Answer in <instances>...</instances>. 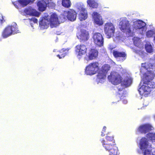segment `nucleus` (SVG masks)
<instances>
[{"label":"nucleus","mask_w":155,"mask_h":155,"mask_svg":"<svg viewBox=\"0 0 155 155\" xmlns=\"http://www.w3.org/2000/svg\"><path fill=\"white\" fill-rule=\"evenodd\" d=\"M146 26L145 23L142 20L134 19L130 23L126 18H121L119 23L121 30L127 37L133 36L135 32L143 34L146 30Z\"/></svg>","instance_id":"nucleus-1"},{"label":"nucleus","mask_w":155,"mask_h":155,"mask_svg":"<svg viewBox=\"0 0 155 155\" xmlns=\"http://www.w3.org/2000/svg\"><path fill=\"white\" fill-rule=\"evenodd\" d=\"M154 77V74L152 73L144 74L143 79V84L138 90L140 95L147 97L150 94L152 89L155 87V84L151 81Z\"/></svg>","instance_id":"nucleus-2"},{"label":"nucleus","mask_w":155,"mask_h":155,"mask_svg":"<svg viewBox=\"0 0 155 155\" xmlns=\"http://www.w3.org/2000/svg\"><path fill=\"white\" fill-rule=\"evenodd\" d=\"M106 139V141L103 139L100 140L103 147L108 151L110 155H117L118 149L114 143L113 137L107 135Z\"/></svg>","instance_id":"nucleus-3"},{"label":"nucleus","mask_w":155,"mask_h":155,"mask_svg":"<svg viewBox=\"0 0 155 155\" xmlns=\"http://www.w3.org/2000/svg\"><path fill=\"white\" fill-rule=\"evenodd\" d=\"M39 25L42 29L47 28L50 24L51 28L56 27L59 24L57 15L55 13L51 16L49 20L47 18L43 17L39 22Z\"/></svg>","instance_id":"nucleus-4"},{"label":"nucleus","mask_w":155,"mask_h":155,"mask_svg":"<svg viewBox=\"0 0 155 155\" xmlns=\"http://www.w3.org/2000/svg\"><path fill=\"white\" fill-rule=\"evenodd\" d=\"M19 32L17 24L13 22L11 25H9L5 28L2 33V36L4 38H6L13 34H15Z\"/></svg>","instance_id":"nucleus-5"},{"label":"nucleus","mask_w":155,"mask_h":155,"mask_svg":"<svg viewBox=\"0 0 155 155\" xmlns=\"http://www.w3.org/2000/svg\"><path fill=\"white\" fill-rule=\"evenodd\" d=\"M110 66L107 64L104 65L102 67L101 71L98 73L96 79L97 84L103 83L105 81L106 73L109 70Z\"/></svg>","instance_id":"nucleus-6"},{"label":"nucleus","mask_w":155,"mask_h":155,"mask_svg":"<svg viewBox=\"0 0 155 155\" xmlns=\"http://www.w3.org/2000/svg\"><path fill=\"white\" fill-rule=\"evenodd\" d=\"M99 64L97 62L90 63L85 68V73L87 75H92L95 74L99 69Z\"/></svg>","instance_id":"nucleus-7"},{"label":"nucleus","mask_w":155,"mask_h":155,"mask_svg":"<svg viewBox=\"0 0 155 155\" xmlns=\"http://www.w3.org/2000/svg\"><path fill=\"white\" fill-rule=\"evenodd\" d=\"M104 31L108 38H110L114 36L115 33V27L111 22L106 23L104 26Z\"/></svg>","instance_id":"nucleus-8"},{"label":"nucleus","mask_w":155,"mask_h":155,"mask_svg":"<svg viewBox=\"0 0 155 155\" xmlns=\"http://www.w3.org/2000/svg\"><path fill=\"white\" fill-rule=\"evenodd\" d=\"M111 83L114 85H117L121 82L122 78L117 72H112L108 77Z\"/></svg>","instance_id":"nucleus-9"},{"label":"nucleus","mask_w":155,"mask_h":155,"mask_svg":"<svg viewBox=\"0 0 155 155\" xmlns=\"http://www.w3.org/2000/svg\"><path fill=\"white\" fill-rule=\"evenodd\" d=\"M51 0H40L37 3V6L38 9L41 11L45 10L48 6L50 7L51 5L54 6V4L51 3Z\"/></svg>","instance_id":"nucleus-10"},{"label":"nucleus","mask_w":155,"mask_h":155,"mask_svg":"<svg viewBox=\"0 0 155 155\" xmlns=\"http://www.w3.org/2000/svg\"><path fill=\"white\" fill-rule=\"evenodd\" d=\"M94 43L99 47L103 46L104 38L100 33H96L93 35V37Z\"/></svg>","instance_id":"nucleus-11"},{"label":"nucleus","mask_w":155,"mask_h":155,"mask_svg":"<svg viewBox=\"0 0 155 155\" xmlns=\"http://www.w3.org/2000/svg\"><path fill=\"white\" fill-rule=\"evenodd\" d=\"M153 128L152 126L149 124L141 125L137 128V133L145 134L152 130Z\"/></svg>","instance_id":"nucleus-12"},{"label":"nucleus","mask_w":155,"mask_h":155,"mask_svg":"<svg viewBox=\"0 0 155 155\" xmlns=\"http://www.w3.org/2000/svg\"><path fill=\"white\" fill-rule=\"evenodd\" d=\"M87 48L83 44L78 45L76 46L75 51L78 53L77 57L78 59L81 58V57L86 52Z\"/></svg>","instance_id":"nucleus-13"},{"label":"nucleus","mask_w":155,"mask_h":155,"mask_svg":"<svg viewBox=\"0 0 155 155\" xmlns=\"http://www.w3.org/2000/svg\"><path fill=\"white\" fill-rule=\"evenodd\" d=\"M77 37L78 39L82 41L87 40L89 38L88 32L85 30L81 29L80 31L77 34Z\"/></svg>","instance_id":"nucleus-14"},{"label":"nucleus","mask_w":155,"mask_h":155,"mask_svg":"<svg viewBox=\"0 0 155 155\" xmlns=\"http://www.w3.org/2000/svg\"><path fill=\"white\" fill-rule=\"evenodd\" d=\"M113 54L118 61H122L126 59V54L124 52L114 51L113 52Z\"/></svg>","instance_id":"nucleus-15"},{"label":"nucleus","mask_w":155,"mask_h":155,"mask_svg":"<svg viewBox=\"0 0 155 155\" xmlns=\"http://www.w3.org/2000/svg\"><path fill=\"white\" fill-rule=\"evenodd\" d=\"M92 16L94 22L97 24L102 25L103 23L102 17L97 12H94L93 13Z\"/></svg>","instance_id":"nucleus-16"},{"label":"nucleus","mask_w":155,"mask_h":155,"mask_svg":"<svg viewBox=\"0 0 155 155\" xmlns=\"http://www.w3.org/2000/svg\"><path fill=\"white\" fill-rule=\"evenodd\" d=\"M123 88H122L121 89L120 88L118 89V93L117 95V97H119L120 99H123V103L124 104H126L127 103V101L124 98L127 95L126 91H123Z\"/></svg>","instance_id":"nucleus-17"},{"label":"nucleus","mask_w":155,"mask_h":155,"mask_svg":"<svg viewBox=\"0 0 155 155\" xmlns=\"http://www.w3.org/2000/svg\"><path fill=\"white\" fill-rule=\"evenodd\" d=\"M64 14H67V18L71 21H74L76 19V13L73 10L70 9L68 12H64Z\"/></svg>","instance_id":"nucleus-18"},{"label":"nucleus","mask_w":155,"mask_h":155,"mask_svg":"<svg viewBox=\"0 0 155 155\" xmlns=\"http://www.w3.org/2000/svg\"><path fill=\"white\" fill-rule=\"evenodd\" d=\"M24 11L25 13L27 15L36 16H38L39 15V13L36 10L33 9L31 7L25 9Z\"/></svg>","instance_id":"nucleus-19"},{"label":"nucleus","mask_w":155,"mask_h":155,"mask_svg":"<svg viewBox=\"0 0 155 155\" xmlns=\"http://www.w3.org/2000/svg\"><path fill=\"white\" fill-rule=\"evenodd\" d=\"M132 81V79L130 77H127L124 80L121 82V85L122 86H121L122 87L119 88L121 89L122 88H123V90L124 91V87H127L130 86L131 84Z\"/></svg>","instance_id":"nucleus-20"},{"label":"nucleus","mask_w":155,"mask_h":155,"mask_svg":"<svg viewBox=\"0 0 155 155\" xmlns=\"http://www.w3.org/2000/svg\"><path fill=\"white\" fill-rule=\"evenodd\" d=\"M98 51L96 49H91L89 54V58L90 60L95 58L98 56Z\"/></svg>","instance_id":"nucleus-21"},{"label":"nucleus","mask_w":155,"mask_h":155,"mask_svg":"<svg viewBox=\"0 0 155 155\" xmlns=\"http://www.w3.org/2000/svg\"><path fill=\"white\" fill-rule=\"evenodd\" d=\"M87 3L91 7L97 8L98 6V0H87Z\"/></svg>","instance_id":"nucleus-22"},{"label":"nucleus","mask_w":155,"mask_h":155,"mask_svg":"<svg viewBox=\"0 0 155 155\" xmlns=\"http://www.w3.org/2000/svg\"><path fill=\"white\" fill-rule=\"evenodd\" d=\"M141 66L142 68H144L146 70H148V69H153V64L150 63H142L141 64ZM149 72H147L146 73H153L152 72L151 70H149ZM145 74H146V73Z\"/></svg>","instance_id":"nucleus-23"},{"label":"nucleus","mask_w":155,"mask_h":155,"mask_svg":"<svg viewBox=\"0 0 155 155\" xmlns=\"http://www.w3.org/2000/svg\"><path fill=\"white\" fill-rule=\"evenodd\" d=\"M79 13V18L82 21L85 20L87 17V12L86 10L82 11Z\"/></svg>","instance_id":"nucleus-24"},{"label":"nucleus","mask_w":155,"mask_h":155,"mask_svg":"<svg viewBox=\"0 0 155 155\" xmlns=\"http://www.w3.org/2000/svg\"><path fill=\"white\" fill-rule=\"evenodd\" d=\"M133 42L134 45L139 48H141L142 47V44L140 43V40L137 38L134 37L133 39Z\"/></svg>","instance_id":"nucleus-25"},{"label":"nucleus","mask_w":155,"mask_h":155,"mask_svg":"<svg viewBox=\"0 0 155 155\" xmlns=\"http://www.w3.org/2000/svg\"><path fill=\"white\" fill-rule=\"evenodd\" d=\"M146 137L149 140L152 142H155V133H154L150 132L146 135Z\"/></svg>","instance_id":"nucleus-26"},{"label":"nucleus","mask_w":155,"mask_h":155,"mask_svg":"<svg viewBox=\"0 0 155 155\" xmlns=\"http://www.w3.org/2000/svg\"><path fill=\"white\" fill-rule=\"evenodd\" d=\"M145 48L146 51L149 53H152L153 49L151 45L149 43H147L145 45Z\"/></svg>","instance_id":"nucleus-27"},{"label":"nucleus","mask_w":155,"mask_h":155,"mask_svg":"<svg viewBox=\"0 0 155 155\" xmlns=\"http://www.w3.org/2000/svg\"><path fill=\"white\" fill-rule=\"evenodd\" d=\"M69 50V49L67 48V49H65L64 48H63L62 49L61 51H60V52L61 53H63L61 55L60 54H58L57 55V57H58L60 59L62 58H64L66 55L67 54V52H66V51H67Z\"/></svg>","instance_id":"nucleus-28"},{"label":"nucleus","mask_w":155,"mask_h":155,"mask_svg":"<svg viewBox=\"0 0 155 155\" xmlns=\"http://www.w3.org/2000/svg\"><path fill=\"white\" fill-rule=\"evenodd\" d=\"M155 34V28L148 30L146 33V35L147 37H151L153 35Z\"/></svg>","instance_id":"nucleus-29"},{"label":"nucleus","mask_w":155,"mask_h":155,"mask_svg":"<svg viewBox=\"0 0 155 155\" xmlns=\"http://www.w3.org/2000/svg\"><path fill=\"white\" fill-rule=\"evenodd\" d=\"M35 0H18L19 2L22 5L25 6L30 2H33Z\"/></svg>","instance_id":"nucleus-30"},{"label":"nucleus","mask_w":155,"mask_h":155,"mask_svg":"<svg viewBox=\"0 0 155 155\" xmlns=\"http://www.w3.org/2000/svg\"><path fill=\"white\" fill-rule=\"evenodd\" d=\"M62 4L63 6L67 8L70 7L71 5L70 0H62Z\"/></svg>","instance_id":"nucleus-31"},{"label":"nucleus","mask_w":155,"mask_h":155,"mask_svg":"<svg viewBox=\"0 0 155 155\" xmlns=\"http://www.w3.org/2000/svg\"><path fill=\"white\" fill-rule=\"evenodd\" d=\"M77 8L78 10V12H81L82 11L86 10L84 8V6L82 2H78L77 3Z\"/></svg>","instance_id":"nucleus-32"},{"label":"nucleus","mask_w":155,"mask_h":155,"mask_svg":"<svg viewBox=\"0 0 155 155\" xmlns=\"http://www.w3.org/2000/svg\"><path fill=\"white\" fill-rule=\"evenodd\" d=\"M28 20L30 21L31 22L32 21H33L34 23H36L38 22V20L34 17H32L31 19H28Z\"/></svg>","instance_id":"nucleus-33"},{"label":"nucleus","mask_w":155,"mask_h":155,"mask_svg":"<svg viewBox=\"0 0 155 155\" xmlns=\"http://www.w3.org/2000/svg\"><path fill=\"white\" fill-rule=\"evenodd\" d=\"M106 127L105 126L104 127L103 129L102 130V131L101 132V136L102 137H103L105 135V134H104L103 132H105L106 130Z\"/></svg>","instance_id":"nucleus-34"},{"label":"nucleus","mask_w":155,"mask_h":155,"mask_svg":"<svg viewBox=\"0 0 155 155\" xmlns=\"http://www.w3.org/2000/svg\"><path fill=\"white\" fill-rule=\"evenodd\" d=\"M116 38H117V39L118 40H119V39H120V38H119V37H117Z\"/></svg>","instance_id":"nucleus-35"},{"label":"nucleus","mask_w":155,"mask_h":155,"mask_svg":"<svg viewBox=\"0 0 155 155\" xmlns=\"http://www.w3.org/2000/svg\"><path fill=\"white\" fill-rule=\"evenodd\" d=\"M53 52H56V50L54 49V50H53Z\"/></svg>","instance_id":"nucleus-36"},{"label":"nucleus","mask_w":155,"mask_h":155,"mask_svg":"<svg viewBox=\"0 0 155 155\" xmlns=\"http://www.w3.org/2000/svg\"><path fill=\"white\" fill-rule=\"evenodd\" d=\"M31 27H33V26L31 25Z\"/></svg>","instance_id":"nucleus-37"},{"label":"nucleus","mask_w":155,"mask_h":155,"mask_svg":"<svg viewBox=\"0 0 155 155\" xmlns=\"http://www.w3.org/2000/svg\"><path fill=\"white\" fill-rule=\"evenodd\" d=\"M108 134H109V133H108V134H107V135H108Z\"/></svg>","instance_id":"nucleus-38"}]
</instances>
